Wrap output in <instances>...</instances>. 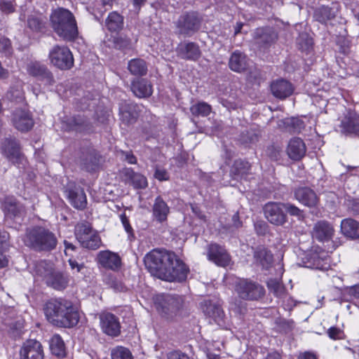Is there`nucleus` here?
Masks as SVG:
<instances>
[{
	"label": "nucleus",
	"mask_w": 359,
	"mask_h": 359,
	"mask_svg": "<svg viewBox=\"0 0 359 359\" xmlns=\"http://www.w3.org/2000/svg\"><path fill=\"white\" fill-rule=\"evenodd\" d=\"M297 44L302 51H309L313 46L312 39L306 33L299 34Z\"/></svg>",
	"instance_id": "obj_42"
},
{
	"label": "nucleus",
	"mask_w": 359,
	"mask_h": 359,
	"mask_svg": "<svg viewBox=\"0 0 359 359\" xmlns=\"http://www.w3.org/2000/svg\"><path fill=\"white\" fill-rule=\"evenodd\" d=\"M47 320L53 325L61 327H73L79 320L78 311L71 302L65 299H51L44 309Z\"/></svg>",
	"instance_id": "obj_2"
},
{
	"label": "nucleus",
	"mask_w": 359,
	"mask_h": 359,
	"mask_svg": "<svg viewBox=\"0 0 359 359\" xmlns=\"http://www.w3.org/2000/svg\"><path fill=\"white\" fill-rule=\"evenodd\" d=\"M20 359H43L44 352L41 344L34 339L26 341L20 348Z\"/></svg>",
	"instance_id": "obj_11"
},
{
	"label": "nucleus",
	"mask_w": 359,
	"mask_h": 359,
	"mask_svg": "<svg viewBox=\"0 0 359 359\" xmlns=\"http://www.w3.org/2000/svg\"><path fill=\"white\" fill-rule=\"evenodd\" d=\"M234 168L236 170V174L238 175L243 176L248 172L250 166L248 162L243 161H236L234 163Z\"/></svg>",
	"instance_id": "obj_44"
},
{
	"label": "nucleus",
	"mask_w": 359,
	"mask_h": 359,
	"mask_svg": "<svg viewBox=\"0 0 359 359\" xmlns=\"http://www.w3.org/2000/svg\"><path fill=\"white\" fill-rule=\"evenodd\" d=\"M254 39L259 44H269L277 39L276 33L271 28H258L254 34Z\"/></svg>",
	"instance_id": "obj_28"
},
{
	"label": "nucleus",
	"mask_w": 359,
	"mask_h": 359,
	"mask_svg": "<svg viewBox=\"0 0 359 359\" xmlns=\"http://www.w3.org/2000/svg\"><path fill=\"white\" fill-rule=\"evenodd\" d=\"M128 68L132 74L137 76L144 75L147 72L146 63L142 59H133L130 60Z\"/></svg>",
	"instance_id": "obj_35"
},
{
	"label": "nucleus",
	"mask_w": 359,
	"mask_h": 359,
	"mask_svg": "<svg viewBox=\"0 0 359 359\" xmlns=\"http://www.w3.org/2000/svg\"><path fill=\"white\" fill-rule=\"evenodd\" d=\"M111 355L112 359H133L130 351L122 346L113 349Z\"/></svg>",
	"instance_id": "obj_43"
},
{
	"label": "nucleus",
	"mask_w": 359,
	"mask_h": 359,
	"mask_svg": "<svg viewBox=\"0 0 359 359\" xmlns=\"http://www.w3.org/2000/svg\"><path fill=\"white\" fill-rule=\"evenodd\" d=\"M0 52L6 56L12 53V48L9 39L4 37L0 38Z\"/></svg>",
	"instance_id": "obj_45"
},
{
	"label": "nucleus",
	"mask_w": 359,
	"mask_h": 359,
	"mask_svg": "<svg viewBox=\"0 0 359 359\" xmlns=\"http://www.w3.org/2000/svg\"><path fill=\"white\" fill-rule=\"evenodd\" d=\"M265 227H266L265 224H260V225H255V229H256L257 231L258 232V233H264L266 231Z\"/></svg>",
	"instance_id": "obj_57"
},
{
	"label": "nucleus",
	"mask_w": 359,
	"mask_h": 359,
	"mask_svg": "<svg viewBox=\"0 0 359 359\" xmlns=\"http://www.w3.org/2000/svg\"><path fill=\"white\" fill-rule=\"evenodd\" d=\"M357 290H358V291H359V286H355L354 288H352V289L351 290V292H353V291H357Z\"/></svg>",
	"instance_id": "obj_64"
},
{
	"label": "nucleus",
	"mask_w": 359,
	"mask_h": 359,
	"mask_svg": "<svg viewBox=\"0 0 359 359\" xmlns=\"http://www.w3.org/2000/svg\"><path fill=\"white\" fill-rule=\"evenodd\" d=\"M342 233L351 238H359V223L353 219H344L341 222Z\"/></svg>",
	"instance_id": "obj_29"
},
{
	"label": "nucleus",
	"mask_w": 359,
	"mask_h": 359,
	"mask_svg": "<svg viewBox=\"0 0 359 359\" xmlns=\"http://www.w3.org/2000/svg\"><path fill=\"white\" fill-rule=\"evenodd\" d=\"M284 210L292 216L300 217L302 215V211L299 208L289 203H284Z\"/></svg>",
	"instance_id": "obj_46"
},
{
	"label": "nucleus",
	"mask_w": 359,
	"mask_h": 359,
	"mask_svg": "<svg viewBox=\"0 0 359 359\" xmlns=\"http://www.w3.org/2000/svg\"><path fill=\"white\" fill-rule=\"evenodd\" d=\"M8 233L6 232H0V268H4L8 265V259L3 254L7 247V240L8 239Z\"/></svg>",
	"instance_id": "obj_40"
},
{
	"label": "nucleus",
	"mask_w": 359,
	"mask_h": 359,
	"mask_svg": "<svg viewBox=\"0 0 359 359\" xmlns=\"http://www.w3.org/2000/svg\"><path fill=\"white\" fill-rule=\"evenodd\" d=\"M131 90L138 97H147L152 94L151 84L144 79H137L132 83Z\"/></svg>",
	"instance_id": "obj_27"
},
{
	"label": "nucleus",
	"mask_w": 359,
	"mask_h": 359,
	"mask_svg": "<svg viewBox=\"0 0 359 359\" xmlns=\"http://www.w3.org/2000/svg\"><path fill=\"white\" fill-rule=\"evenodd\" d=\"M327 332L329 337L334 340L341 339L343 334L342 331L339 328L335 327H331L328 329Z\"/></svg>",
	"instance_id": "obj_48"
},
{
	"label": "nucleus",
	"mask_w": 359,
	"mask_h": 359,
	"mask_svg": "<svg viewBox=\"0 0 359 359\" xmlns=\"http://www.w3.org/2000/svg\"><path fill=\"white\" fill-rule=\"evenodd\" d=\"M120 217H121L122 224H123L126 231L129 234L132 233L133 229H132L131 226L130 225L129 220L127 218V217L126 216V215L122 214V215H121Z\"/></svg>",
	"instance_id": "obj_51"
},
{
	"label": "nucleus",
	"mask_w": 359,
	"mask_h": 359,
	"mask_svg": "<svg viewBox=\"0 0 359 359\" xmlns=\"http://www.w3.org/2000/svg\"><path fill=\"white\" fill-rule=\"evenodd\" d=\"M100 326L104 333L109 336L116 337L121 332L118 319L112 313H103L100 316Z\"/></svg>",
	"instance_id": "obj_13"
},
{
	"label": "nucleus",
	"mask_w": 359,
	"mask_h": 359,
	"mask_svg": "<svg viewBox=\"0 0 359 359\" xmlns=\"http://www.w3.org/2000/svg\"><path fill=\"white\" fill-rule=\"evenodd\" d=\"M26 245L39 250H50L57 244L54 234L43 228H35L29 231L25 238Z\"/></svg>",
	"instance_id": "obj_4"
},
{
	"label": "nucleus",
	"mask_w": 359,
	"mask_h": 359,
	"mask_svg": "<svg viewBox=\"0 0 359 359\" xmlns=\"http://www.w3.org/2000/svg\"><path fill=\"white\" fill-rule=\"evenodd\" d=\"M11 121L14 127L22 132L28 131L34 126V121L29 112L22 109H15L13 112Z\"/></svg>",
	"instance_id": "obj_12"
},
{
	"label": "nucleus",
	"mask_w": 359,
	"mask_h": 359,
	"mask_svg": "<svg viewBox=\"0 0 359 359\" xmlns=\"http://www.w3.org/2000/svg\"><path fill=\"white\" fill-rule=\"evenodd\" d=\"M50 348L52 353L57 357L62 358L66 355L65 343L57 334L53 336L50 339Z\"/></svg>",
	"instance_id": "obj_34"
},
{
	"label": "nucleus",
	"mask_w": 359,
	"mask_h": 359,
	"mask_svg": "<svg viewBox=\"0 0 359 359\" xmlns=\"http://www.w3.org/2000/svg\"><path fill=\"white\" fill-rule=\"evenodd\" d=\"M200 22L198 15L194 12L182 16L179 20L181 32L189 34L190 32H196L200 27Z\"/></svg>",
	"instance_id": "obj_20"
},
{
	"label": "nucleus",
	"mask_w": 359,
	"mask_h": 359,
	"mask_svg": "<svg viewBox=\"0 0 359 359\" xmlns=\"http://www.w3.org/2000/svg\"><path fill=\"white\" fill-rule=\"evenodd\" d=\"M154 177L159 181H165L169 179V175L167 171L161 168L156 169Z\"/></svg>",
	"instance_id": "obj_49"
},
{
	"label": "nucleus",
	"mask_w": 359,
	"mask_h": 359,
	"mask_svg": "<svg viewBox=\"0 0 359 359\" xmlns=\"http://www.w3.org/2000/svg\"><path fill=\"white\" fill-rule=\"evenodd\" d=\"M268 287L271 292H273L276 296L282 297L284 296L285 290L283 285L276 280H269L267 282Z\"/></svg>",
	"instance_id": "obj_41"
},
{
	"label": "nucleus",
	"mask_w": 359,
	"mask_h": 359,
	"mask_svg": "<svg viewBox=\"0 0 359 359\" xmlns=\"http://www.w3.org/2000/svg\"><path fill=\"white\" fill-rule=\"evenodd\" d=\"M264 212L267 220L275 225H283L286 222L284 212V203L270 202L264 207Z\"/></svg>",
	"instance_id": "obj_10"
},
{
	"label": "nucleus",
	"mask_w": 359,
	"mask_h": 359,
	"mask_svg": "<svg viewBox=\"0 0 359 359\" xmlns=\"http://www.w3.org/2000/svg\"><path fill=\"white\" fill-rule=\"evenodd\" d=\"M295 198L307 207H315L318 203L316 194L308 187H300L294 191Z\"/></svg>",
	"instance_id": "obj_21"
},
{
	"label": "nucleus",
	"mask_w": 359,
	"mask_h": 359,
	"mask_svg": "<svg viewBox=\"0 0 359 359\" xmlns=\"http://www.w3.org/2000/svg\"><path fill=\"white\" fill-rule=\"evenodd\" d=\"M64 244H65V254L68 256H71L72 255H71L70 252L74 251L76 249V246L67 241H64Z\"/></svg>",
	"instance_id": "obj_55"
},
{
	"label": "nucleus",
	"mask_w": 359,
	"mask_h": 359,
	"mask_svg": "<svg viewBox=\"0 0 359 359\" xmlns=\"http://www.w3.org/2000/svg\"><path fill=\"white\" fill-rule=\"evenodd\" d=\"M231 309L235 313H241L243 312V310L245 309L244 305L241 302H233L231 303Z\"/></svg>",
	"instance_id": "obj_53"
},
{
	"label": "nucleus",
	"mask_w": 359,
	"mask_h": 359,
	"mask_svg": "<svg viewBox=\"0 0 359 359\" xmlns=\"http://www.w3.org/2000/svg\"><path fill=\"white\" fill-rule=\"evenodd\" d=\"M75 236L83 248L96 250L101 245V239L97 231L88 223L77 224L75 227Z\"/></svg>",
	"instance_id": "obj_7"
},
{
	"label": "nucleus",
	"mask_w": 359,
	"mask_h": 359,
	"mask_svg": "<svg viewBox=\"0 0 359 359\" xmlns=\"http://www.w3.org/2000/svg\"><path fill=\"white\" fill-rule=\"evenodd\" d=\"M236 291L241 299L246 300L258 299L264 294L262 285L248 280H240L236 286Z\"/></svg>",
	"instance_id": "obj_9"
},
{
	"label": "nucleus",
	"mask_w": 359,
	"mask_h": 359,
	"mask_svg": "<svg viewBox=\"0 0 359 359\" xmlns=\"http://www.w3.org/2000/svg\"><path fill=\"white\" fill-rule=\"evenodd\" d=\"M334 230L332 225L325 221H320L315 224L312 230L313 238L320 242H327L332 240Z\"/></svg>",
	"instance_id": "obj_18"
},
{
	"label": "nucleus",
	"mask_w": 359,
	"mask_h": 359,
	"mask_svg": "<svg viewBox=\"0 0 359 359\" xmlns=\"http://www.w3.org/2000/svg\"><path fill=\"white\" fill-rule=\"evenodd\" d=\"M126 174L130 177L131 182L136 189H144L147 186L146 177L140 174L135 173L131 170H127Z\"/></svg>",
	"instance_id": "obj_39"
},
{
	"label": "nucleus",
	"mask_w": 359,
	"mask_h": 359,
	"mask_svg": "<svg viewBox=\"0 0 359 359\" xmlns=\"http://www.w3.org/2000/svg\"><path fill=\"white\" fill-rule=\"evenodd\" d=\"M298 359H317L316 355L311 352H305L300 354Z\"/></svg>",
	"instance_id": "obj_56"
},
{
	"label": "nucleus",
	"mask_w": 359,
	"mask_h": 359,
	"mask_svg": "<svg viewBox=\"0 0 359 359\" xmlns=\"http://www.w3.org/2000/svg\"><path fill=\"white\" fill-rule=\"evenodd\" d=\"M144 262L154 276L167 281H181L187 278L188 269L177 255L165 250L154 249L147 253Z\"/></svg>",
	"instance_id": "obj_1"
},
{
	"label": "nucleus",
	"mask_w": 359,
	"mask_h": 359,
	"mask_svg": "<svg viewBox=\"0 0 359 359\" xmlns=\"http://www.w3.org/2000/svg\"><path fill=\"white\" fill-rule=\"evenodd\" d=\"M248 62L245 55L235 51L229 60V67L231 70L241 72L247 68Z\"/></svg>",
	"instance_id": "obj_30"
},
{
	"label": "nucleus",
	"mask_w": 359,
	"mask_h": 359,
	"mask_svg": "<svg viewBox=\"0 0 359 359\" xmlns=\"http://www.w3.org/2000/svg\"><path fill=\"white\" fill-rule=\"evenodd\" d=\"M126 159L130 164H135L136 163V158L133 155H127Z\"/></svg>",
	"instance_id": "obj_62"
},
{
	"label": "nucleus",
	"mask_w": 359,
	"mask_h": 359,
	"mask_svg": "<svg viewBox=\"0 0 359 359\" xmlns=\"http://www.w3.org/2000/svg\"><path fill=\"white\" fill-rule=\"evenodd\" d=\"M256 262L264 269H269L273 262V255L265 248H259L255 253Z\"/></svg>",
	"instance_id": "obj_33"
},
{
	"label": "nucleus",
	"mask_w": 359,
	"mask_h": 359,
	"mask_svg": "<svg viewBox=\"0 0 359 359\" xmlns=\"http://www.w3.org/2000/svg\"><path fill=\"white\" fill-rule=\"evenodd\" d=\"M27 71L29 74L34 76H43L48 79L52 77L51 73L47 68L38 62H31L29 63L27 65Z\"/></svg>",
	"instance_id": "obj_36"
},
{
	"label": "nucleus",
	"mask_w": 359,
	"mask_h": 359,
	"mask_svg": "<svg viewBox=\"0 0 359 359\" xmlns=\"http://www.w3.org/2000/svg\"><path fill=\"white\" fill-rule=\"evenodd\" d=\"M0 9L3 13L6 14L13 13L15 10L14 6L11 2L6 1H2L0 3Z\"/></svg>",
	"instance_id": "obj_50"
},
{
	"label": "nucleus",
	"mask_w": 359,
	"mask_h": 359,
	"mask_svg": "<svg viewBox=\"0 0 359 359\" xmlns=\"http://www.w3.org/2000/svg\"><path fill=\"white\" fill-rule=\"evenodd\" d=\"M1 151L8 160L14 164L20 163L23 160L19 144L14 139H6L2 142Z\"/></svg>",
	"instance_id": "obj_15"
},
{
	"label": "nucleus",
	"mask_w": 359,
	"mask_h": 359,
	"mask_svg": "<svg viewBox=\"0 0 359 359\" xmlns=\"http://www.w3.org/2000/svg\"><path fill=\"white\" fill-rule=\"evenodd\" d=\"M168 359H189V356L180 351H173L169 353Z\"/></svg>",
	"instance_id": "obj_52"
},
{
	"label": "nucleus",
	"mask_w": 359,
	"mask_h": 359,
	"mask_svg": "<svg viewBox=\"0 0 359 359\" xmlns=\"http://www.w3.org/2000/svg\"><path fill=\"white\" fill-rule=\"evenodd\" d=\"M306 151L304 142L298 137L290 140L286 150L288 156L294 161L302 159L304 156Z\"/></svg>",
	"instance_id": "obj_22"
},
{
	"label": "nucleus",
	"mask_w": 359,
	"mask_h": 359,
	"mask_svg": "<svg viewBox=\"0 0 359 359\" xmlns=\"http://www.w3.org/2000/svg\"><path fill=\"white\" fill-rule=\"evenodd\" d=\"M207 255L209 260L221 266L229 265L231 261L226 250L216 243L209 245Z\"/></svg>",
	"instance_id": "obj_14"
},
{
	"label": "nucleus",
	"mask_w": 359,
	"mask_h": 359,
	"mask_svg": "<svg viewBox=\"0 0 359 359\" xmlns=\"http://www.w3.org/2000/svg\"><path fill=\"white\" fill-rule=\"evenodd\" d=\"M36 274L46 279V283L55 290L65 289L68 284V278L60 272H52L51 267L45 262H41L36 265Z\"/></svg>",
	"instance_id": "obj_6"
},
{
	"label": "nucleus",
	"mask_w": 359,
	"mask_h": 359,
	"mask_svg": "<svg viewBox=\"0 0 359 359\" xmlns=\"http://www.w3.org/2000/svg\"><path fill=\"white\" fill-rule=\"evenodd\" d=\"M339 127L343 133L359 135V114L348 111L341 121Z\"/></svg>",
	"instance_id": "obj_17"
},
{
	"label": "nucleus",
	"mask_w": 359,
	"mask_h": 359,
	"mask_svg": "<svg viewBox=\"0 0 359 359\" xmlns=\"http://www.w3.org/2000/svg\"><path fill=\"white\" fill-rule=\"evenodd\" d=\"M4 208L5 210L6 218H15L21 217L25 212V208L18 204L13 198L8 197L4 203Z\"/></svg>",
	"instance_id": "obj_24"
},
{
	"label": "nucleus",
	"mask_w": 359,
	"mask_h": 359,
	"mask_svg": "<svg viewBox=\"0 0 359 359\" xmlns=\"http://www.w3.org/2000/svg\"><path fill=\"white\" fill-rule=\"evenodd\" d=\"M271 90L275 97L285 99L292 93L294 89L290 82L281 79L273 81L271 85Z\"/></svg>",
	"instance_id": "obj_23"
},
{
	"label": "nucleus",
	"mask_w": 359,
	"mask_h": 359,
	"mask_svg": "<svg viewBox=\"0 0 359 359\" xmlns=\"http://www.w3.org/2000/svg\"><path fill=\"white\" fill-rule=\"evenodd\" d=\"M182 303L181 297L170 294H158L154 299L156 309L162 316L168 319L176 316Z\"/></svg>",
	"instance_id": "obj_5"
},
{
	"label": "nucleus",
	"mask_w": 359,
	"mask_h": 359,
	"mask_svg": "<svg viewBox=\"0 0 359 359\" xmlns=\"http://www.w3.org/2000/svg\"><path fill=\"white\" fill-rule=\"evenodd\" d=\"M337 10L336 6L333 8L328 6L319 7L315 11L314 18L317 21L325 24L335 17Z\"/></svg>",
	"instance_id": "obj_31"
},
{
	"label": "nucleus",
	"mask_w": 359,
	"mask_h": 359,
	"mask_svg": "<svg viewBox=\"0 0 359 359\" xmlns=\"http://www.w3.org/2000/svg\"><path fill=\"white\" fill-rule=\"evenodd\" d=\"M66 192L71 204L75 208L83 210L86 207L87 198L83 189L71 182L68 184Z\"/></svg>",
	"instance_id": "obj_16"
},
{
	"label": "nucleus",
	"mask_w": 359,
	"mask_h": 359,
	"mask_svg": "<svg viewBox=\"0 0 359 359\" xmlns=\"http://www.w3.org/2000/svg\"><path fill=\"white\" fill-rule=\"evenodd\" d=\"M50 22L55 33L66 41L74 40L78 36L75 18L67 9L57 8L53 11Z\"/></svg>",
	"instance_id": "obj_3"
},
{
	"label": "nucleus",
	"mask_w": 359,
	"mask_h": 359,
	"mask_svg": "<svg viewBox=\"0 0 359 359\" xmlns=\"http://www.w3.org/2000/svg\"><path fill=\"white\" fill-rule=\"evenodd\" d=\"M205 313L209 317L212 318L216 323L221 325L223 321L224 311L222 308L215 304H210L204 309Z\"/></svg>",
	"instance_id": "obj_37"
},
{
	"label": "nucleus",
	"mask_w": 359,
	"mask_h": 359,
	"mask_svg": "<svg viewBox=\"0 0 359 359\" xmlns=\"http://www.w3.org/2000/svg\"><path fill=\"white\" fill-rule=\"evenodd\" d=\"M177 51L180 56L186 60H196L201 56L198 46L192 42L180 44Z\"/></svg>",
	"instance_id": "obj_25"
},
{
	"label": "nucleus",
	"mask_w": 359,
	"mask_h": 359,
	"mask_svg": "<svg viewBox=\"0 0 359 359\" xmlns=\"http://www.w3.org/2000/svg\"><path fill=\"white\" fill-rule=\"evenodd\" d=\"M243 26V24L242 22H238L235 27L234 34L235 35L238 34L241 32V30Z\"/></svg>",
	"instance_id": "obj_60"
},
{
	"label": "nucleus",
	"mask_w": 359,
	"mask_h": 359,
	"mask_svg": "<svg viewBox=\"0 0 359 359\" xmlns=\"http://www.w3.org/2000/svg\"><path fill=\"white\" fill-rule=\"evenodd\" d=\"M50 63L62 70L69 69L74 65V58L70 50L65 46H53L48 54Z\"/></svg>",
	"instance_id": "obj_8"
},
{
	"label": "nucleus",
	"mask_w": 359,
	"mask_h": 359,
	"mask_svg": "<svg viewBox=\"0 0 359 359\" xmlns=\"http://www.w3.org/2000/svg\"><path fill=\"white\" fill-rule=\"evenodd\" d=\"M266 359H281V357L278 353H272L269 354Z\"/></svg>",
	"instance_id": "obj_59"
},
{
	"label": "nucleus",
	"mask_w": 359,
	"mask_h": 359,
	"mask_svg": "<svg viewBox=\"0 0 359 359\" xmlns=\"http://www.w3.org/2000/svg\"><path fill=\"white\" fill-rule=\"evenodd\" d=\"M192 210H193V212H194L196 215H197L199 217H201V218H203V217H203V215H202L201 214V212H200L199 210L198 209V208H196V207H192Z\"/></svg>",
	"instance_id": "obj_63"
},
{
	"label": "nucleus",
	"mask_w": 359,
	"mask_h": 359,
	"mask_svg": "<svg viewBox=\"0 0 359 359\" xmlns=\"http://www.w3.org/2000/svg\"><path fill=\"white\" fill-rule=\"evenodd\" d=\"M211 110V106L204 102L193 104L190 108L191 114L195 116H207L210 114Z\"/></svg>",
	"instance_id": "obj_38"
},
{
	"label": "nucleus",
	"mask_w": 359,
	"mask_h": 359,
	"mask_svg": "<svg viewBox=\"0 0 359 359\" xmlns=\"http://www.w3.org/2000/svg\"><path fill=\"white\" fill-rule=\"evenodd\" d=\"M233 225L235 227L238 228L241 226V222L238 219V215L237 214H235L233 216Z\"/></svg>",
	"instance_id": "obj_58"
},
{
	"label": "nucleus",
	"mask_w": 359,
	"mask_h": 359,
	"mask_svg": "<svg viewBox=\"0 0 359 359\" xmlns=\"http://www.w3.org/2000/svg\"><path fill=\"white\" fill-rule=\"evenodd\" d=\"M133 1V5L137 7L140 8L142 5L144 4L145 0H131Z\"/></svg>",
	"instance_id": "obj_61"
},
{
	"label": "nucleus",
	"mask_w": 359,
	"mask_h": 359,
	"mask_svg": "<svg viewBox=\"0 0 359 359\" xmlns=\"http://www.w3.org/2000/svg\"><path fill=\"white\" fill-rule=\"evenodd\" d=\"M105 25L109 31L118 32L123 28V18L117 12H111L106 19Z\"/></svg>",
	"instance_id": "obj_32"
},
{
	"label": "nucleus",
	"mask_w": 359,
	"mask_h": 359,
	"mask_svg": "<svg viewBox=\"0 0 359 359\" xmlns=\"http://www.w3.org/2000/svg\"><path fill=\"white\" fill-rule=\"evenodd\" d=\"M28 26L34 31H39L43 27V23L39 18L30 17L28 19Z\"/></svg>",
	"instance_id": "obj_47"
},
{
	"label": "nucleus",
	"mask_w": 359,
	"mask_h": 359,
	"mask_svg": "<svg viewBox=\"0 0 359 359\" xmlns=\"http://www.w3.org/2000/svg\"><path fill=\"white\" fill-rule=\"evenodd\" d=\"M170 212V208L167 203L160 196L155 199L153 205V215L159 222H163L167 219Z\"/></svg>",
	"instance_id": "obj_26"
},
{
	"label": "nucleus",
	"mask_w": 359,
	"mask_h": 359,
	"mask_svg": "<svg viewBox=\"0 0 359 359\" xmlns=\"http://www.w3.org/2000/svg\"><path fill=\"white\" fill-rule=\"evenodd\" d=\"M69 264L72 269H76L77 272H80L84 267L83 264H79L76 260L69 259Z\"/></svg>",
	"instance_id": "obj_54"
},
{
	"label": "nucleus",
	"mask_w": 359,
	"mask_h": 359,
	"mask_svg": "<svg viewBox=\"0 0 359 359\" xmlns=\"http://www.w3.org/2000/svg\"><path fill=\"white\" fill-rule=\"evenodd\" d=\"M97 262L102 267L113 271L117 270L121 264L119 255L109 250L100 252L97 255Z\"/></svg>",
	"instance_id": "obj_19"
}]
</instances>
